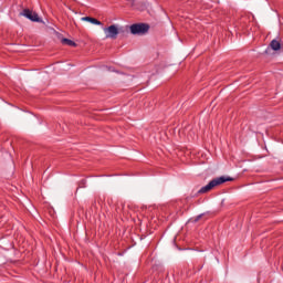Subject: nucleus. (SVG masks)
Masks as SVG:
<instances>
[{"instance_id": "nucleus-3", "label": "nucleus", "mask_w": 283, "mask_h": 283, "mask_svg": "<svg viewBox=\"0 0 283 283\" xmlns=\"http://www.w3.org/2000/svg\"><path fill=\"white\" fill-rule=\"evenodd\" d=\"M104 32L106 34V39H117L118 38V25L112 24L107 28H104Z\"/></svg>"}, {"instance_id": "nucleus-5", "label": "nucleus", "mask_w": 283, "mask_h": 283, "mask_svg": "<svg viewBox=\"0 0 283 283\" xmlns=\"http://www.w3.org/2000/svg\"><path fill=\"white\" fill-rule=\"evenodd\" d=\"M81 21H87L88 23H92L93 25H103V23L101 21H98L95 18L92 17H83L81 18Z\"/></svg>"}, {"instance_id": "nucleus-1", "label": "nucleus", "mask_w": 283, "mask_h": 283, "mask_svg": "<svg viewBox=\"0 0 283 283\" xmlns=\"http://www.w3.org/2000/svg\"><path fill=\"white\" fill-rule=\"evenodd\" d=\"M224 182H233V178L226 176L217 177L212 179L208 185L201 187L198 190V193H209L211 189H213L214 187H220V185H224Z\"/></svg>"}, {"instance_id": "nucleus-2", "label": "nucleus", "mask_w": 283, "mask_h": 283, "mask_svg": "<svg viewBox=\"0 0 283 283\" xmlns=\"http://www.w3.org/2000/svg\"><path fill=\"white\" fill-rule=\"evenodd\" d=\"M130 34L137 35V36H144V34H147L149 32V24L145 23H135L129 27Z\"/></svg>"}, {"instance_id": "nucleus-8", "label": "nucleus", "mask_w": 283, "mask_h": 283, "mask_svg": "<svg viewBox=\"0 0 283 283\" xmlns=\"http://www.w3.org/2000/svg\"><path fill=\"white\" fill-rule=\"evenodd\" d=\"M200 218H202V214H199L196 219V222H198V220H200Z\"/></svg>"}, {"instance_id": "nucleus-6", "label": "nucleus", "mask_w": 283, "mask_h": 283, "mask_svg": "<svg viewBox=\"0 0 283 283\" xmlns=\"http://www.w3.org/2000/svg\"><path fill=\"white\" fill-rule=\"evenodd\" d=\"M270 48L274 50V52H277V50H281L282 43H280V41L277 40H272L270 43Z\"/></svg>"}, {"instance_id": "nucleus-7", "label": "nucleus", "mask_w": 283, "mask_h": 283, "mask_svg": "<svg viewBox=\"0 0 283 283\" xmlns=\"http://www.w3.org/2000/svg\"><path fill=\"white\" fill-rule=\"evenodd\" d=\"M61 43L63 45H69L70 48H76V42H74L67 38L62 39Z\"/></svg>"}, {"instance_id": "nucleus-4", "label": "nucleus", "mask_w": 283, "mask_h": 283, "mask_svg": "<svg viewBox=\"0 0 283 283\" xmlns=\"http://www.w3.org/2000/svg\"><path fill=\"white\" fill-rule=\"evenodd\" d=\"M22 17H25L27 19L35 23H39L41 21V19L39 18V14L30 9H24L22 11Z\"/></svg>"}]
</instances>
